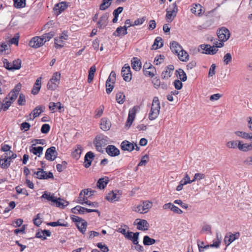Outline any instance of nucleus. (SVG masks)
Segmentation results:
<instances>
[{
    "label": "nucleus",
    "instance_id": "obj_1",
    "mask_svg": "<svg viewBox=\"0 0 252 252\" xmlns=\"http://www.w3.org/2000/svg\"><path fill=\"white\" fill-rule=\"evenodd\" d=\"M160 109V102L158 97L153 98L151 109L149 114V119L152 121L158 118Z\"/></svg>",
    "mask_w": 252,
    "mask_h": 252
},
{
    "label": "nucleus",
    "instance_id": "obj_2",
    "mask_svg": "<svg viewBox=\"0 0 252 252\" xmlns=\"http://www.w3.org/2000/svg\"><path fill=\"white\" fill-rule=\"evenodd\" d=\"M152 203L149 201H145L142 204L134 206L132 207V211L139 213L140 214H145L148 212L152 207Z\"/></svg>",
    "mask_w": 252,
    "mask_h": 252
},
{
    "label": "nucleus",
    "instance_id": "obj_3",
    "mask_svg": "<svg viewBox=\"0 0 252 252\" xmlns=\"http://www.w3.org/2000/svg\"><path fill=\"white\" fill-rule=\"evenodd\" d=\"M60 73L57 72L54 73L47 84V87L48 89L53 91L55 90L60 83Z\"/></svg>",
    "mask_w": 252,
    "mask_h": 252
},
{
    "label": "nucleus",
    "instance_id": "obj_4",
    "mask_svg": "<svg viewBox=\"0 0 252 252\" xmlns=\"http://www.w3.org/2000/svg\"><path fill=\"white\" fill-rule=\"evenodd\" d=\"M217 35L220 41L225 42L230 37V33L227 28L222 27L217 31Z\"/></svg>",
    "mask_w": 252,
    "mask_h": 252
},
{
    "label": "nucleus",
    "instance_id": "obj_5",
    "mask_svg": "<svg viewBox=\"0 0 252 252\" xmlns=\"http://www.w3.org/2000/svg\"><path fill=\"white\" fill-rule=\"evenodd\" d=\"M32 171L33 172V174L36 175V177L39 179L54 178V176L52 172H49L47 173L41 168H38L37 171H35L34 170H32Z\"/></svg>",
    "mask_w": 252,
    "mask_h": 252
},
{
    "label": "nucleus",
    "instance_id": "obj_6",
    "mask_svg": "<svg viewBox=\"0 0 252 252\" xmlns=\"http://www.w3.org/2000/svg\"><path fill=\"white\" fill-rule=\"evenodd\" d=\"M240 236V233L239 232H236L234 233L228 232L225 236L224 241L226 246H228L235 240H237Z\"/></svg>",
    "mask_w": 252,
    "mask_h": 252
},
{
    "label": "nucleus",
    "instance_id": "obj_7",
    "mask_svg": "<svg viewBox=\"0 0 252 252\" xmlns=\"http://www.w3.org/2000/svg\"><path fill=\"white\" fill-rule=\"evenodd\" d=\"M121 73L125 81L129 82L131 80V72L130 66L128 64H125L122 67Z\"/></svg>",
    "mask_w": 252,
    "mask_h": 252
},
{
    "label": "nucleus",
    "instance_id": "obj_8",
    "mask_svg": "<svg viewBox=\"0 0 252 252\" xmlns=\"http://www.w3.org/2000/svg\"><path fill=\"white\" fill-rule=\"evenodd\" d=\"M57 155L55 147L52 146L47 149L45 158L49 161H54L56 158Z\"/></svg>",
    "mask_w": 252,
    "mask_h": 252
},
{
    "label": "nucleus",
    "instance_id": "obj_9",
    "mask_svg": "<svg viewBox=\"0 0 252 252\" xmlns=\"http://www.w3.org/2000/svg\"><path fill=\"white\" fill-rule=\"evenodd\" d=\"M21 89V84L20 83L17 84L6 96L8 97V99L13 102L17 97Z\"/></svg>",
    "mask_w": 252,
    "mask_h": 252
},
{
    "label": "nucleus",
    "instance_id": "obj_10",
    "mask_svg": "<svg viewBox=\"0 0 252 252\" xmlns=\"http://www.w3.org/2000/svg\"><path fill=\"white\" fill-rule=\"evenodd\" d=\"M200 47L204 51L202 53L207 55H215L218 51L215 46H211L209 44H201L200 45Z\"/></svg>",
    "mask_w": 252,
    "mask_h": 252
},
{
    "label": "nucleus",
    "instance_id": "obj_11",
    "mask_svg": "<svg viewBox=\"0 0 252 252\" xmlns=\"http://www.w3.org/2000/svg\"><path fill=\"white\" fill-rule=\"evenodd\" d=\"M44 44L43 39L41 36L33 37L29 42L30 46L33 48H39Z\"/></svg>",
    "mask_w": 252,
    "mask_h": 252
},
{
    "label": "nucleus",
    "instance_id": "obj_12",
    "mask_svg": "<svg viewBox=\"0 0 252 252\" xmlns=\"http://www.w3.org/2000/svg\"><path fill=\"white\" fill-rule=\"evenodd\" d=\"M178 12V8L176 3H174L172 5V8L171 10H166V18L168 20H170L171 22L173 21L174 17L176 16Z\"/></svg>",
    "mask_w": 252,
    "mask_h": 252
},
{
    "label": "nucleus",
    "instance_id": "obj_13",
    "mask_svg": "<svg viewBox=\"0 0 252 252\" xmlns=\"http://www.w3.org/2000/svg\"><path fill=\"white\" fill-rule=\"evenodd\" d=\"M108 17L109 14L108 13H105L101 16L97 22V27L99 29H104L107 26L108 23Z\"/></svg>",
    "mask_w": 252,
    "mask_h": 252
},
{
    "label": "nucleus",
    "instance_id": "obj_14",
    "mask_svg": "<svg viewBox=\"0 0 252 252\" xmlns=\"http://www.w3.org/2000/svg\"><path fill=\"white\" fill-rule=\"evenodd\" d=\"M136 111V107L134 106L132 109H129L128 116L127 119L126 126L129 128L131 125L133 120L135 119Z\"/></svg>",
    "mask_w": 252,
    "mask_h": 252
},
{
    "label": "nucleus",
    "instance_id": "obj_15",
    "mask_svg": "<svg viewBox=\"0 0 252 252\" xmlns=\"http://www.w3.org/2000/svg\"><path fill=\"white\" fill-rule=\"evenodd\" d=\"M68 6L67 3L65 1H62L55 4L54 7V11L57 15L60 14Z\"/></svg>",
    "mask_w": 252,
    "mask_h": 252
},
{
    "label": "nucleus",
    "instance_id": "obj_16",
    "mask_svg": "<svg viewBox=\"0 0 252 252\" xmlns=\"http://www.w3.org/2000/svg\"><path fill=\"white\" fill-rule=\"evenodd\" d=\"M120 195L119 191H112L108 193L105 197V199L110 202H113L118 201L120 198Z\"/></svg>",
    "mask_w": 252,
    "mask_h": 252
},
{
    "label": "nucleus",
    "instance_id": "obj_17",
    "mask_svg": "<svg viewBox=\"0 0 252 252\" xmlns=\"http://www.w3.org/2000/svg\"><path fill=\"white\" fill-rule=\"evenodd\" d=\"M10 165V160L8 158V153L2 155L0 159V166L2 169H7Z\"/></svg>",
    "mask_w": 252,
    "mask_h": 252
},
{
    "label": "nucleus",
    "instance_id": "obj_18",
    "mask_svg": "<svg viewBox=\"0 0 252 252\" xmlns=\"http://www.w3.org/2000/svg\"><path fill=\"white\" fill-rule=\"evenodd\" d=\"M139 232L133 233L132 232L127 231L125 237L132 241L134 245H137L138 243V239L139 236Z\"/></svg>",
    "mask_w": 252,
    "mask_h": 252
},
{
    "label": "nucleus",
    "instance_id": "obj_19",
    "mask_svg": "<svg viewBox=\"0 0 252 252\" xmlns=\"http://www.w3.org/2000/svg\"><path fill=\"white\" fill-rule=\"evenodd\" d=\"M106 151L111 157H115L120 154V150L112 145H108L106 148Z\"/></svg>",
    "mask_w": 252,
    "mask_h": 252
},
{
    "label": "nucleus",
    "instance_id": "obj_20",
    "mask_svg": "<svg viewBox=\"0 0 252 252\" xmlns=\"http://www.w3.org/2000/svg\"><path fill=\"white\" fill-rule=\"evenodd\" d=\"M138 220H139V221L137 223V228L138 230L145 231L148 229L149 224L146 220L136 219L134 223H135L136 221Z\"/></svg>",
    "mask_w": 252,
    "mask_h": 252
},
{
    "label": "nucleus",
    "instance_id": "obj_21",
    "mask_svg": "<svg viewBox=\"0 0 252 252\" xmlns=\"http://www.w3.org/2000/svg\"><path fill=\"white\" fill-rule=\"evenodd\" d=\"M100 128L103 131H107L110 129L111 126V122L106 118H103L101 119L100 123Z\"/></svg>",
    "mask_w": 252,
    "mask_h": 252
},
{
    "label": "nucleus",
    "instance_id": "obj_22",
    "mask_svg": "<svg viewBox=\"0 0 252 252\" xmlns=\"http://www.w3.org/2000/svg\"><path fill=\"white\" fill-rule=\"evenodd\" d=\"M238 148L243 152H247L252 150V142L250 143H243L242 141H239Z\"/></svg>",
    "mask_w": 252,
    "mask_h": 252
},
{
    "label": "nucleus",
    "instance_id": "obj_23",
    "mask_svg": "<svg viewBox=\"0 0 252 252\" xmlns=\"http://www.w3.org/2000/svg\"><path fill=\"white\" fill-rule=\"evenodd\" d=\"M94 157V154L91 152H88L85 156V164L84 166L86 168L89 167L92 163V160Z\"/></svg>",
    "mask_w": 252,
    "mask_h": 252
},
{
    "label": "nucleus",
    "instance_id": "obj_24",
    "mask_svg": "<svg viewBox=\"0 0 252 252\" xmlns=\"http://www.w3.org/2000/svg\"><path fill=\"white\" fill-rule=\"evenodd\" d=\"M174 67L170 64L167 66L161 74V77L163 79H168L171 76L174 70Z\"/></svg>",
    "mask_w": 252,
    "mask_h": 252
},
{
    "label": "nucleus",
    "instance_id": "obj_25",
    "mask_svg": "<svg viewBox=\"0 0 252 252\" xmlns=\"http://www.w3.org/2000/svg\"><path fill=\"white\" fill-rule=\"evenodd\" d=\"M121 148L123 151L131 152L134 149V144L127 140H125L121 143Z\"/></svg>",
    "mask_w": 252,
    "mask_h": 252
},
{
    "label": "nucleus",
    "instance_id": "obj_26",
    "mask_svg": "<svg viewBox=\"0 0 252 252\" xmlns=\"http://www.w3.org/2000/svg\"><path fill=\"white\" fill-rule=\"evenodd\" d=\"M56 197H55L53 193H52L50 192L44 191L43 194L40 197V198L43 200V199H46L49 201H51L53 203L57 201L56 200Z\"/></svg>",
    "mask_w": 252,
    "mask_h": 252
},
{
    "label": "nucleus",
    "instance_id": "obj_27",
    "mask_svg": "<svg viewBox=\"0 0 252 252\" xmlns=\"http://www.w3.org/2000/svg\"><path fill=\"white\" fill-rule=\"evenodd\" d=\"M131 66L133 69L138 71L141 68V62L137 57H133L131 61Z\"/></svg>",
    "mask_w": 252,
    "mask_h": 252
},
{
    "label": "nucleus",
    "instance_id": "obj_28",
    "mask_svg": "<svg viewBox=\"0 0 252 252\" xmlns=\"http://www.w3.org/2000/svg\"><path fill=\"white\" fill-rule=\"evenodd\" d=\"M51 235V233L49 230H44L37 232L35 234V237L44 240L46 239L47 237H49Z\"/></svg>",
    "mask_w": 252,
    "mask_h": 252
},
{
    "label": "nucleus",
    "instance_id": "obj_29",
    "mask_svg": "<svg viewBox=\"0 0 252 252\" xmlns=\"http://www.w3.org/2000/svg\"><path fill=\"white\" fill-rule=\"evenodd\" d=\"M170 49L172 52L177 55L182 51V46L176 41H173L170 43Z\"/></svg>",
    "mask_w": 252,
    "mask_h": 252
},
{
    "label": "nucleus",
    "instance_id": "obj_30",
    "mask_svg": "<svg viewBox=\"0 0 252 252\" xmlns=\"http://www.w3.org/2000/svg\"><path fill=\"white\" fill-rule=\"evenodd\" d=\"M35 145V144H32V146L30 148V152L34 155H36L37 157H40V156L42 154L43 148L41 146H38L37 147H33V146Z\"/></svg>",
    "mask_w": 252,
    "mask_h": 252
},
{
    "label": "nucleus",
    "instance_id": "obj_31",
    "mask_svg": "<svg viewBox=\"0 0 252 252\" xmlns=\"http://www.w3.org/2000/svg\"><path fill=\"white\" fill-rule=\"evenodd\" d=\"M67 37H68L67 35H66V34H65L64 33H63L62 35L60 36L59 37L55 38L54 41H55V47L56 48H61L63 47V44L58 43V40H62L64 42V41L67 39Z\"/></svg>",
    "mask_w": 252,
    "mask_h": 252
},
{
    "label": "nucleus",
    "instance_id": "obj_32",
    "mask_svg": "<svg viewBox=\"0 0 252 252\" xmlns=\"http://www.w3.org/2000/svg\"><path fill=\"white\" fill-rule=\"evenodd\" d=\"M41 77L38 78L33 87V88L32 90V94L33 95L37 94L39 91L40 90L41 88Z\"/></svg>",
    "mask_w": 252,
    "mask_h": 252
},
{
    "label": "nucleus",
    "instance_id": "obj_33",
    "mask_svg": "<svg viewBox=\"0 0 252 252\" xmlns=\"http://www.w3.org/2000/svg\"><path fill=\"white\" fill-rule=\"evenodd\" d=\"M163 45V40L161 37L158 36L155 39L154 44L152 45V50H157L161 48Z\"/></svg>",
    "mask_w": 252,
    "mask_h": 252
},
{
    "label": "nucleus",
    "instance_id": "obj_34",
    "mask_svg": "<svg viewBox=\"0 0 252 252\" xmlns=\"http://www.w3.org/2000/svg\"><path fill=\"white\" fill-rule=\"evenodd\" d=\"M49 108L52 112L54 113L56 111L57 108L61 112V109L63 107L62 105V103L60 102H58L57 103L51 102L49 103Z\"/></svg>",
    "mask_w": 252,
    "mask_h": 252
},
{
    "label": "nucleus",
    "instance_id": "obj_35",
    "mask_svg": "<svg viewBox=\"0 0 252 252\" xmlns=\"http://www.w3.org/2000/svg\"><path fill=\"white\" fill-rule=\"evenodd\" d=\"M43 112V107L42 106H38L36 107L32 112L30 116L32 114L33 115L32 118H30V120H33L36 117H38L42 112Z\"/></svg>",
    "mask_w": 252,
    "mask_h": 252
},
{
    "label": "nucleus",
    "instance_id": "obj_36",
    "mask_svg": "<svg viewBox=\"0 0 252 252\" xmlns=\"http://www.w3.org/2000/svg\"><path fill=\"white\" fill-rule=\"evenodd\" d=\"M109 181L108 178L105 177L99 179L97 182V187L99 189H104Z\"/></svg>",
    "mask_w": 252,
    "mask_h": 252
},
{
    "label": "nucleus",
    "instance_id": "obj_37",
    "mask_svg": "<svg viewBox=\"0 0 252 252\" xmlns=\"http://www.w3.org/2000/svg\"><path fill=\"white\" fill-rule=\"evenodd\" d=\"M234 133L238 137L243 138L245 139L252 140V133H247L242 131H236Z\"/></svg>",
    "mask_w": 252,
    "mask_h": 252
},
{
    "label": "nucleus",
    "instance_id": "obj_38",
    "mask_svg": "<svg viewBox=\"0 0 252 252\" xmlns=\"http://www.w3.org/2000/svg\"><path fill=\"white\" fill-rule=\"evenodd\" d=\"M202 8V7L200 4H195V6L191 9V11L192 13L196 15L200 16L204 12Z\"/></svg>",
    "mask_w": 252,
    "mask_h": 252
},
{
    "label": "nucleus",
    "instance_id": "obj_39",
    "mask_svg": "<svg viewBox=\"0 0 252 252\" xmlns=\"http://www.w3.org/2000/svg\"><path fill=\"white\" fill-rule=\"evenodd\" d=\"M82 148L81 146L78 145L76 148H74L72 152V156L76 159H78L80 157L82 153Z\"/></svg>",
    "mask_w": 252,
    "mask_h": 252
},
{
    "label": "nucleus",
    "instance_id": "obj_40",
    "mask_svg": "<svg viewBox=\"0 0 252 252\" xmlns=\"http://www.w3.org/2000/svg\"><path fill=\"white\" fill-rule=\"evenodd\" d=\"M76 226L80 232L84 234L85 233L86 230L87 222L85 220H82L80 223L76 224Z\"/></svg>",
    "mask_w": 252,
    "mask_h": 252
},
{
    "label": "nucleus",
    "instance_id": "obj_41",
    "mask_svg": "<svg viewBox=\"0 0 252 252\" xmlns=\"http://www.w3.org/2000/svg\"><path fill=\"white\" fill-rule=\"evenodd\" d=\"M61 221H64L63 220H59L57 221L50 222L47 223V225L55 227L57 226H68V223L67 222H62Z\"/></svg>",
    "mask_w": 252,
    "mask_h": 252
},
{
    "label": "nucleus",
    "instance_id": "obj_42",
    "mask_svg": "<svg viewBox=\"0 0 252 252\" xmlns=\"http://www.w3.org/2000/svg\"><path fill=\"white\" fill-rule=\"evenodd\" d=\"M177 55H178L179 60L183 62H186L189 59V54L186 51L183 50V48L182 49V51H181L180 53H178Z\"/></svg>",
    "mask_w": 252,
    "mask_h": 252
},
{
    "label": "nucleus",
    "instance_id": "obj_43",
    "mask_svg": "<svg viewBox=\"0 0 252 252\" xmlns=\"http://www.w3.org/2000/svg\"><path fill=\"white\" fill-rule=\"evenodd\" d=\"M56 200L57 201L55 202L54 204H56V206L58 207L64 208L68 205V202L67 201H65L61 198H56Z\"/></svg>",
    "mask_w": 252,
    "mask_h": 252
},
{
    "label": "nucleus",
    "instance_id": "obj_44",
    "mask_svg": "<svg viewBox=\"0 0 252 252\" xmlns=\"http://www.w3.org/2000/svg\"><path fill=\"white\" fill-rule=\"evenodd\" d=\"M12 103V101L8 99V97H5L3 100V102L1 103L2 110L4 111L7 110Z\"/></svg>",
    "mask_w": 252,
    "mask_h": 252
},
{
    "label": "nucleus",
    "instance_id": "obj_45",
    "mask_svg": "<svg viewBox=\"0 0 252 252\" xmlns=\"http://www.w3.org/2000/svg\"><path fill=\"white\" fill-rule=\"evenodd\" d=\"M177 73V75L179 79L183 82H185L187 79V77L185 72L181 68H179L176 70Z\"/></svg>",
    "mask_w": 252,
    "mask_h": 252
},
{
    "label": "nucleus",
    "instance_id": "obj_46",
    "mask_svg": "<svg viewBox=\"0 0 252 252\" xmlns=\"http://www.w3.org/2000/svg\"><path fill=\"white\" fill-rule=\"evenodd\" d=\"M96 71V67L95 65L92 66L89 71V75L88 78V82L90 83L94 79V74Z\"/></svg>",
    "mask_w": 252,
    "mask_h": 252
},
{
    "label": "nucleus",
    "instance_id": "obj_47",
    "mask_svg": "<svg viewBox=\"0 0 252 252\" xmlns=\"http://www.w3.org/2000/svg\"><path fill=\"white\" fill-rule=\"evenodd\" d=\"M155 243L156 240L151 238L148 236H145L143 238V244L145 246L152 245Z\"/></svg>",
    "mask_w": 252,
    "mask_h": 252
},
{
    "label": "nucleus",
    "instance_id": "obj_48",
    "mask_svg": "<svg viewBox=\"0 0 252 252\" xmlns=\"http://www.w3.org/2000/svg\"><path fill=\"white\" fill-rule=\"evenodd\" d=\"M111 0H103L102 3L100 5L99 9L104 10L108 8L111 5Z\"/></svg>",
    "mask_w": 252,
    "mask_h": 252
},
{
    "label": "nucleus",
    "instance_id": "obj_49",
    "mask_svg": "<svg viewBox=\"0 0 252 252\" xmlns=\"http://www.w3.org/2000/svg\"><path fill=\"white\" fill-rule=\"evenodd\" d=\"M72 211L74 213H78L79 214H84L86 213V208L77 205L72 209Z\"/></svg>",
    "mask_w": 252,
    "mask_h": 252
},
{
    "label": "nucleus",
    "instance_id": "obj_50",
    "mask_svg": "<svg viewBox=\"0 0 252 252\" xmlns=\"http://www.w3.org/2000/svg\"><path fill=\"white\" fill-rule=\"evenodd\" d=\"M116 99L118 103L123 104L125 100V95L123 93L119 92L116 94Z\"/></svg>",
    "mask_w": 252,
    "mask_h": 252
},
{
    "label": "nucleus",
    "instance_id": "obj_51",
    "mask_svg": "<svg viewBox=\"0 0 252 252\" xmlns=\"http://www.w3.org/2000/svg\"><path fill=\"white\" fill-rule=\"evenodd\" d=\"M54 36V32H51L43 34L41 37L43 39L44 43L49 41Z\"/></svg>",
    "mask_w": 252,
    "mask_h": 252
},
{
    "label": "nucleus",
    "instance_id": "obj_52",
    "mask_svg": "<svg viewBox=\"0 0 252 252\" xmlns=\"http://www.w3.org/2000/svg\"><path fill=\"white\" fill-rule=\"evenodd\" d=\"M21 67V60L17 59L13 61L12 64V67L13 70L19 69Z\"/></svg>",
    "mask_w": 252,
    "mask_h": 252
},
{
    "label": "nucleus",
    "instance_id": "obj_53",
    "mask_svg": "<svg viewBox=\"0 0 252 252\" xmlns=\"http://www.w3.org/2000/svg\"><path fill=\"white\" fill-rule=\"evenodd\" d=\"M104 109V107L103 105H101L97 108L95 112L94 118L97 119L100 117L103 114Z\"/></svg>",
    "mask_w": 252,
    "mask_h": 252
},
{
    "label": "nucleus",
    "instance_id": "obj_54",
    "mask_svg": "<svg viewBox=\"0 0 252 252\" xmlns=\"http://www.w3.org/2000/svg\"><path fill=\"white\" fill-rule=\"evenodd\" d=\"M14 5L16 8L24 7L25 5V0H13Z\"/></svg>",
    "mask_w": 252,
    "mask_h": 252
},
{
    "label": "nucleus",
    "instance_id": "obj_55",
    "mask_svg": "<svg viewBox=\"0 0 252 252\" xmlns=\"http://www.w3.org/2000/svg\"><path fill=\"white\" fill-rule=\"evenodd\" d=\"M238 143L237 141H229L226 143V146L230 149H235L238 148Z\"/></svg>",
    "mask_w": 252,
    "mask_h": 252
},
{
    "label": "nucleus",
    "instance_id": "obj_56",
    "mask_svg": "<svg viewBox=\"0 0 252 252\" xmlns=\"http://www.w3.org/2000/svg\"><path fill=\"white\" fill-rule=\"evenodd\" d=\"M87 201L88 197L85 195H83L82 193H80L78 197V203L83 205L85 204L86 202Z\"/></svg>",
    "mask_w": 252,
    "mask_h": 252
},
{
    "label": "nucleus",
    "instance_id": "obj_57",
    "mask_svg": "<svg viewBox=\"0 0 252 252\" xmlns=\"http://www.w3.org/2000/svg\"><path fill=\"white\" fill-rule=\"evenodd\" d=\"M232 61V56L230 53H226L223 57V62L226 65L228 64Z\"/></svg>",
    "mask_w": 252,
    "mask_h": 252
},
{
    "label": "nucleus",
    "instance_id": "obj_58",
    "mask_svg": "<svg viewBox=\"0 0 252 252\" xmlns=\"http://www.w3.org/2000/svg\"><path fill=\"white\" fill-rule=\"evenodd\" d=\"M4 67L8 70H13L12 63L8 61L6 59H2Z\"/></svg>",
    "mask_w": 252,
    "mask_h": 252
},
{
    "label": "nucleus",
    "instance_id": "obj_59",
    "mask_svg": "<svg viewBox=\"0 0 252 252\" xmlns=\"http://www.w3.org/2000/svg\"><path fill=\"white\" fill-rule=\"evenodd\" d=\"M33 223L35 225L39 226L42 223L41 218H40V214H38L35 218L33 219Z\"/></svg>",
    "mask_w": 252,
    "mask_h": 252
},
{
    "label": "nucleus",
    "instance_id": "obj_60",
    "mask_svg": "<svg viewBox=\"0 0 252 252\" xmlns=\"http://www.w3.org/2000/svg\"><path fill=\"white\" fill-rule=\"evenodd\" d=\"M17 102L18 105L21 106H23L25 104L26 98L25 96L23 94H20Z\"/></svg>",
    "mask_w": 252,
    "mask_h": 252
},
{
    "label": "nucleus",
    "instance_id": "obj_61",
    "mask_svg": "<svg viewBox=\"0 0 252 252\" xmlns=\"http://www.w3.org/2000/svg\"><path fill=\"white\" fill-rule=\"evenodd\" d=\"M148 160H149L148 156L147 155H144V156H143L142 157V158H141L140 161L139 162V163H138V166H140L145 165L147 164V163L148 162Z\"/></svg>",
    "mask_w": 252,
    "mask_h": 252
},
{
    "label": "nucleus",
    "instance_id": "obj_62",
    "mask_svg": "<svg viewBox=\"0 0 252 252\" xmlns=\"http://www.w3.org/2000/svg\"><path fill=\"white\" fill-rule=\"evenodd\" d=\"M19 39V36L18 34H16L13 37L11 38L9 42L10 44H15L16 45H18Z\"/></svg>",
    "mask_w": 252,
    "mask_h": 252
},
{
    "label": "nucleus",
    "instance_id": "obj_63",
    "mask_svg": "<svg viewBox=\"0 0 252 252\" xmlns=\"http://www.w3.org/2000/svg\"><path fill=\"white\" fill-rule=\"evenodd\" d=\"M50 129V126L49 124H43L41 128V132L42 133L46 134L49 132Z\"/></svg>",
    "mask_w": 252,
    "mask_h": 252
},
{
    "label": "nucleus",
    "instance_id": "obj_64",
    "mask_svg": "<svg viewBox=\"0 0 252 252\" xmlns=\"http://www.w3.org/2000/svg\"><path fill=\"white\" fill-rule=\"evenodd\" d=\"M106 138L107 137H105V138H101L100 137L96 138L94 142L95 147H100V146H102L103 144V141L105 140V138Z\"/></svg>",
    "mask_w": 252,
    "mask_h": 252
}]
</instances>
